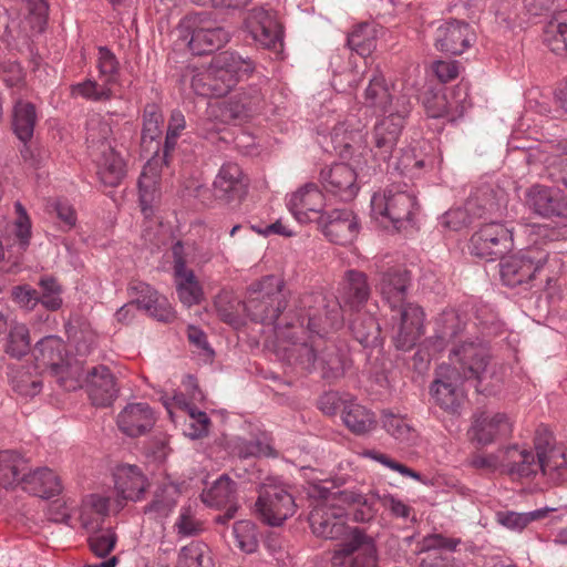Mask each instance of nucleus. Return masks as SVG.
<instances>
[{"instance_id":"1","label":"nucleus","mask_w":567,"mask_h":567,"mask_svg":"<svg viewBox=\"0 0 567 567\" xmlns=\"http://www.w3.org/2000/svg\"><path fill=\"white\" fill-rule=\"evenodd\" d=\"M363 104L388 114L374 126V156L388 161L396 145L405 117L412 110L411 95L402 93L393 101L389 87L381 74L370 79L363 94Z\"/></svg>"},{"instance_id":"2","label":"nucleus","mask_w":567,"mask_h":567,"mask_svg":"<svg viewBox=\"0 0 567 567\" xmlns=\"http://www.w3.org/2000/svg\"><path fill=\"white\" fill-rule=\"evenodd\" d=\"M296 308L300 327L309 332L322 337L330 331L338 330L343 324L342 308L339 300L322 291L306 292L299 296Z\"/></svg>"},{"instance_id":"3","label":"nucleus","mask_w":567,"mask_h":567,"mask_svg":"<svg viewBox=\"0 0 567 567\" xmlns=\"http://www.w3.org/2000/svg\"><path fill=\"white\" fill-rule=\"evenodd\" d=\"M112 128L101 120H91L87 124L86 143L91 156L97 165L101 182L110 187L117 186L125 176V164L114 151L110 141Z\"/></svg>"},{"instance_id":"4","label":"nucleus","mask_w":567,"mask_h":567,"mask_svg":"<svg viewBox=\"0 0 567 567\" xmlns=\"http://www.w3.org/2000/svg\"><path fill=\"white\" fill-rule=\"evenodd\" d=\"M284 287V281L275 276H267L252 284L249 296L243 303L248 316L262 323L276 322L288 305Z\"/></svg>"},{"instance_id":"5","label":"nucleus","mask_w":567,"mask_h":567,"mask_svg":"<svg viewBox=\"0 0 567 567\" xmlns=\"http://www.w3.org/2000/svg\"><path fill=\"white\" fill-rule=\"evenodd\" d=\"M373 216L384 226L395 229L405 227L416 210V198L408 192L386 189L374 194L371 199Z\"/></svg>"},{"instance_id":"6","label":"nucleus","mask_w":567,"mask_h":567,"mask_svg":"<svg viewBox=\"0 0 567 567\" xmlns=\"http://www.w3.org/2000/svg\"><path fill=\"white\" fill-rule=\"evenodd\" d=\"M548 254L529 247L502 259L499 274L504 285L517 287L535 280L547 262Z\"/></svg>"},{"instance_id":"7","label":"nucleus","mask_w":567,"mask_h":567,"mask_svg":"<svg viewBox=\"0 0 567 567\" xmlns=\"http://www.w3.org/2000/svg\"><path fill=\"white\" fill-rule=\"evenodd\" d=\"M457 372L462 380L482 383L493 379L487 350L480 343L465 342L455 346L449 355V363H442Z\"/></svg>"},{"instance_id":"8","label":"nucleus","mask_w":567,"mask_h":567,"mask_svg":"<svg viewBox=\"0 0 567 567\" xmlns=\"http://www.w3.org/2000/svg\"><path fill=\"white\" fill-rule=\"evenodd\" d=\"M189 31V50L194 54H205L220 49L229 41V32L219 25L208 12L189 14L183 23Z\"/></svg>"},{"instance_id":"9","label":"nucleus","mask_w":567,"mask_h":567,"mask_svg":"<svg viewBox=\"0 0 567 567\" xmlns=\"http://www.w3.org/2000/svg\"><path fill=\"white\" fill-rule=\"evenodd\" d=\"M97 80H86L72 86V94L92 101H107L112 99V86L117 83L120 64L114 53L107 48H99Z\"/></svg>"},{"instance_id":"10","label":"nucleus","mask_w":567,"mask_h":567,"mask_svg":"<svg viewBox=\"0 0 567 567\" xmlns=\"http://www.w3.org/2000/svg\"><path fill=\"white\" fill-rule=\"evenodd\" d=\"M391 333L396 349L409 351L424 333V311L414 303L408 302L396 310H391Z\"/></svg>"},{"instance_id":"11","label":"nucleus","mask_w":567,"mask_h":567,"mask_svg":"<svg viewBox=\"0 0 567 567\" xmlns=\"http://www.w3.org/2000/svg\"><path fill=\"white\" fill-rule=\"evenodd\" d=\"M309 523L318 537L337 539L343 536L347 532L346 509L339 501V494H331L318 502L309 515Z\"/></svg>"},{"instance_id":"12","label":"nucleus","mask_w":567,"mask_h":567,"mask_svg":"<svg viewBox=\"0 0 567 567\" xmlns=\"http://www.w3.org/2000/svg\"><path fill=\"white\" fill-rule=\"evenodd\" d=\"M333 567H377V548L373 539L360 529H353L331 557Z\"/></svg>"},{"instance_id":"13","label":"nucleus","mask_w":567,"mask_h":567,"mask_svg":"<svg viewBox=\"0 0 567 567\" xmlns=\"http://www.w3.org/2000/svg\"><path fill=\"white\" fill-rule=\"evenodd\" d=\"M296 504L291 494L282 486L266 484L260 488L256 502V511L269 525H281L288 517L292 516Z\"/></svg>"},{"instance_id":"14","label":"nucleus","mask_w":567,"mask_h":567,"mask_svg":"<svg viewBox=\"0 0 567 567\" xmlns=\"http://www.w3.org/2000/svg\"><path fill=\"white\" fill-rule=\"evenodd\" d=\"M249 179L241 167L234 162L224 163L213 182V198L223 205L241 203L247 194Z\"/></svg>"},{"instance_id":"15","label":"nucleus","mask_w":567,"mask_h":567,"mask_svg":"<svg viewBox=\"0 0 567 567\" xmlns=\"http://www.w3.org/2000/svg\"><path fill=\"white\" fill-rule=\"evenodd\" d=\"M464 382L455 370L441 364L431 385V395L435 404L447 413H458L465 401L462 388Z\"/></svg>"},{"instance_id":"16","label":"nucleus","mask_w":567,"mask_h":567,"mask_svg":"<svg viewBox=\"0 0 567 567\" xmlns=\"http://www.w3.org/2000/svg\"><path fill=\"white\" fill-rule=\"evenodd\" d=\"M513 234L504 225L489 223L473 234L470 244L472 255L481 258L494 259L511 250Z\"/></svg>"},{"instance_id":"17","label":"nucleus","mask_w":567,"mask_h":567,"mask_svg":"<svg viewBox=\"0 0 567 567\" xmlns=\"http://www.w3.org/2000/svg\"><path fill=\"white\" fill-rule=\"evenodd\" d=\"M261 102L260 94L238 93L227 101L209 103L206 109L207 120L216 123H229L236 120H245L250 116Z\"/></svg>"},{"instance_id":"18","label":"nucleus","mask_w":567,"mask_h":567,"mask_svg":"<svg viewBox=\"0 0 567 567\" xmlns=\"http://www.w3.org/2000/svg\"><path fill=\"white\" fill-rule=\"evenodd\" d=\"M410 282V272L396 267L378 271L374 278L375 291L390 310L408 303L405 298Z\"/></svg>"},{"instance_id":"19","label":"nucleus","mask_w":567,"mask_h":567,"mask_svg":"<svg viewBox=\"0 0 567 567\" xmlns=\"http://www.w3.org/2000/svg\"><path fill=\"white\" fill-rule=\"evenodd\" d=\"M525 203L530 210L542 217L567 218V196L558 189L535 184L527 188Z\"/></svg>"},{"instance_id":"20","label":"nucleus","mask_w":567,"mask_h":567,"mask_svg":"<svg viewBox=\"0 0 567 567\" xmlns=\"http://www.w3.org/2000/svg\"><path fill=\"white\" fill-rule=\"evenodd\" d=\"M324 206V195L315 183L301 186L289 199L291 213L298 221L305 224L321 220Z\"/></svg>"},{"instance_id":"21","label":"nucleus","mask_w":567,"mask_h":567,"mask_svg":"<svg viewBox=\"0 0 567 567\" xmlns=\"http://www.w3.org/2000/svg\"><path fill=\"white\" fill-rule=\"evenodd\" d=\"M84 384L90 400L96 406H110L118 395L117 379L106 365L91 368Z\"/></svg>"},{"instance_id":"22","label":"nucleus","mask_w":567,"mask_h":567,"mask_svg":"<svg viewBox=\"0 0 567 567\" xmlns=\"http://www.w3.org/2000/svg\"><path fill=\"white\" fill-rule=\"evenodd\" d=\"M111 498L103 494H89L71 514L64 513L62 520L76 519L86 532H96L110 513Z\"/></svg>"},{"instance_id":"23","label":"nucleus","mask_w":567,"mask_h":567,"mask_svg":"<svg viewBox=\"0 0 567 567\" xmlns=\"http://www.w3.org/2000/svg\"><path fill=\"white\" fill-rule=\"evenodd\" d=\"M358 174L355 169L348 164L338 163L320 173V182L323 188L338 196L341 200H352L358 192Z\"/></svg>"},{"instance_id":"24","label":"nucleus","mask_w":567,"mask_h":567,"mask_svg":"<svg viewBox=\"0 0 567 567\" xmlns=\"http://www.w3.org/2000/svg\"><path fill=\"white\" fill-rule=\"evenodd\" d=\"M245 28L257 43L268 49L281 44V30L275 17L262 8L251 9L245 18Z\"/></svg>"},{"instance_id":"25","label":"nucleus","mask_w":567,"mask_h":567,"mask_svg":"<svg viewBox=\"0 0 567 567\" xmlns=\"http://www.w3.org/2000/svg\"><path fill=\"white\" fill-rule=\"evenodd\" d=\"M513 423L507 414L502 412H483L475 416L471 437L481 445H487L512 433Z\"/></svg>"},{"instance_id":"26","label":"nucleus","mask_w":567,"mask_h":567,"mask_svg":"<svg viewBox=\"0 0 567 567\" xmlns=\"http://www.w3.org/2000/svg\"><path fill=\"white\" fill-rule=\"evenodd\" d=\"M236 499V483L227 475H221L209 488L202 493V501L206 505L216 508H226L225 514L216 517V522L219 524H225L235 516L238 508Z\"/></svg>"},{"instance_id":"27","label":"nucleus","mask_w":567,"mask_h":567,"mask_svg":"<svg viewBox=\"0 0 567 567\" xmlns=\"http://www.w3.org/2000/svg\"><path fill=\"white\" fill-rule=\"evenodd\" d=\"M505 473L513 480L529 481L537 474L543 475L542 458L530 450L517 445L504 449Z\"/></svg>"},{"instance_id":"28","label":"nucleus","mask_w":567,"mask_h":567,"mask_svg":"<svg viewBox=\"0 0 567 567\" xmlns=\"http://www.w3.org/2000/svg\"><path fill=\"white\" fill-rule=\"evenodd\" d=\"M474 40L470 24L451 20L436 29L435 48L450 54H462Z\"/></svg>"},{"instance_id":"29","label":"nucleus","mask_w":567,"mask_h":567,"mask_svg":"<svg viewBox=\"0 0 567 567\" xmlns=\"http://www.w3.org/2000/svg\"><path fill=\"white\" fill-rule=\"evenodd\" d=\"M324 236L338 245H347L353 241L358 234V221L352 212L334 209L318 221Z\"/></svg>"},{"instance_id":"30","label":"nucleus","mask_w":567,"mask_h":567,"mask_svg":"<svg viewBox=\"0 0 567 567\" xmlns=\"http://www.w3.org/2000/svg\"><path fill=\"white\" fill-rule=\"evenodd\" d=\"M208 70L218 84L217 92L225 95L248 71V64L234 53L223 52L214 58Z\"/></svg>"},{"instance_id":"31","label":"nucleus","mask_w":567,"mask_h":567,"mask_svg":"<svg viewBox=\"0 0 567 567\" xmlns=\"http://www.w3.org/2000/svg\"><path fill=\"white\" fill-rule=\"evenodd\" d=\"M114 486L124 501L141 499L148 487V481L137 465L121 464L113 471Z\"/></svg>"},{"instance_id":"32","label":"nucleus","mask_w":567,"mask_h":567,"mask_svg":"<svg viewBox=\"0 0 567 567\" xmlns=\"http://www.w3.org/2000/svg\"><path fill=\"white\" fill-rule=\"evenodd\" d=\"M117 426L127 436H140L155 424L154 411L147 403H128L117 415Z\"/></svg>"},{"instance_id":"33","label":"nucleus","mask_w":567,"mask_h":567,"mask_svg":"<svg viewBox=\"0 0 567 567\" xmlns=\"http://www.w3.org/2000/svg\"><path fill=\"white\" fill-rule=\"evenodd\" d=\"M363 127L364 125L354 117L347 118L333 127L331 142L342 158H351L352 148L360 147Z\"/></svg>"},{"instance_id":"34","label":"nucleus","mask_w":567,"mask_h":567,"mask_svg":"<svg viewBox=\"0 0 567 567\" xmlns=\"http://www.w3.org/2000/svg\"><path fill=\"white\" fill-rule=\"evenodd\" d=\"M28 471V461L20 452L0 450V487L13 489L23 484Z\"/></svg>"},{"instance_id":"35","label":"nucleus","mask_w":567,"mask_h":567,"mask_svg":"<svg viewBox=\"0 0 567 567\" xmlns=\"http://www.w3.org/2000/svg\"><path fill=\"white\" fill-rule=\"evenodd\" d=\"M64 353L65 344L55 336L43 338L37 343L33 352L37 367L48 370L50 374L53 371H59V367L68 360Z\"/></svg>"},{"instance_id":"36","label":"nucleus","mask_w":567,"mask_h":567,"mask_svg":"<svg viewBox=\"0 0 567 567\" xmlns=\"http://www.w3.org/2000/svg\"><path fill=\"white\" fill-rule=\"evenodd\" d=\"M174 274L176 291L181 302L187 307L199 303L203 298V289L194 271L186 267L182 258L175 260Z\"/></svg>"},{"instance_id":"37","label":"nucleus","mask_w":567,"mask_h":567,"mask_svg":"<svg viewBox=\"0 0 567 567\" xmlns=\"http://www.w3.org/2000/svg\"><path fill=\"white\" fill-rule=\"evenodd\" d=\"M22 485L23 489L41 498L52 497L62 489L59 476L50 468L28 471Z\"/></svg>"},{"instance_id":"38","label":"nucleus","mask_w":567,"mask_h":567,"mask_svg":"<svg viewBox=\"0 0 567 567\" xmlns=\"http://www.w3.org/2000/svg\"><path fill=\"white\" fill-rule=\"evenodd\" d=\"M341 419L344 425L357 435L369 433L377 425L373 412L353 400L342 403Z\"/></svg>"},{"instance_id":"39","label":"nucleus","mask_w":567,"mask_h":567,"mask_svg":"<svg viewBox=\"0 0 567 567\" xmlns=\"http://www.w3.org/2000/svg\"><path fill=\"white\" fill-rule=\"evenodd\" d=\"M504 198L496 197V194L491 188H482L471 195L464 207L466 212L474 218H481L485 215H494L499 213L504 207Z\"/></svg>"},{"instance_id":"40","label":"nucleus","mask_w":567,"mask_h":567,"mask_svg":"<svg viewBox=\"0 0 567 567\" xmlns=\"http://www.w3.org/2000/svg\"><path fill=\"white\" fill-rule=\"evenodd\" d=\"M370 297V286L367 276L357 270L347 272V284L343 288L342 300L351 309L363 306Z\"/></svg>"},{"instance_id":"41","label":"nucleus","mask_w":567,"mask_h":567,"mask_svg":"<svg viewBox=\"0 0 567 567\" xmlns=\"http://www.w3.org/2000/svg\"><path fill=\"white\" fill-rule=\"evenodd\" d=\"M37 123L35 106L27 101L19 100L13 107L12 126L20 141L27 143L33 136Z\"/></svg>"},{"instance_id":"42","label":"nucleus","mask_w":567,"mask_h":567,"mask_svg":"<svg viewBox=\"0 0 567 567\" xmlns=\"http://www.w3.org/2000/svg\"><path fill=\"white\" fill-rule=\"evenodd\" d=\"M348 44L357 55L351 58L365 60L377 47V29L371 23H362L358 25L348 38Z\"/></svg>"},{"instance_id":"43","label":"nucleus","mask_w":567,"mask_h":567,"mask_svg":"<svg viewBox=\"0 0 567 567\" xmlns=\"http://www.w3.org/2000/svg\"><path fill=\"white\" fill-rule=\"evenodd\" d=\"M347 367L346 355L334 346L326 347L317 362V368L320 369L322 378L329 381L342 377Z\"/></svg>"},{"instance_id":"44","label":"nucleus","mask_w":567,"mask_h":567,"mask_svg":"<svg viewBox=\"0 0 567 567\" xmlns=\"http://www.w3.org/2000/svg\"><path fill=\"white\" fill-rule=\"evenodd\" d=\"M544 41L554 53L567 55V13H559L547 23Z\"/></svg>"},{"instance_id":"45","label":"nucleus","mask_w":567,"mask_h":567,"mask_svg":"<svg viewBox=\"0 0 567 567\" xmlns=\"http://www.w3.org/2000/svg\"><path fill=\"white\" fill-rule=\"evenodd\" d=\"M339 501L344 504L357 505L358 508L354 512V519L358 522H369L375 514L374 503L379 501L378 493H371L363 495L352 491L338 492Z\"/></svg>"},{"instance_id":"46","label":"nucleus","mask_w":567,"mask_h":567,"mask_svg":"<svg viewBox=\"0 0 567 567\" xmlns=\"http://www.w3.org/2000/svg\"><path fill=\"white\" fill-rule=\"evenodd\" d=\"M543 476L548 477L554 483H560L567 480V446L558 444L553 447L548 455L543 460Z\"/></svg>"},{"instance_id":"47","label":"nucleus","mask_w":567,"mask_h":567,"mask_svg":"<svg viewBox=\"0 0 567 567\" xmlns=\"http://www.w3.org/2000/svg\"><path fill=\"white\" fill-rule=\"evenodd\" d=\"M4 351L13 358H21L30 351V333L24 323L12 320L6 338Z\"/></svg>"},{"instance_id":"48","label":"nucleus","mask_w":567,"mask_h":567,"mask_svg":"<svg viewBox=\"0 0 567 567\" xmlns=\"http://www.w3.org/2000/svg\"><path fill=\"white\" fill-rule=\"evenodd\" d=\"M354 338L364 347L380 344L381 330L378 321L372 316H361L351 323Z\"/></svg>"},{"instance_id":"49","label":"nucleus","mask_w":567,"mask_h":567,"mask_svg":"<svg viewBox=\"0 0 567 567\" xmlns=\"http://www.w3.org/2000/svg\"><path fill=\"white\" fill-rule=\"evenodd\" d=\"M83 368L78 360L68 359L59 367V371H53L51 375L55 378L61 388L66 391H73L82 386Z\"/></svg>"},{"instance_id":"50","label":"nucleus","mask_w":567,"mask_h":567,"mask_svg":"<svg viewBox=\"0 0 567 567\" xmlns=\"http://www.w3.org/2000/svg\"><path fill=\"white\" fill-rule=\"evenodd\" d=\"M23 29L41 33L47 25L49 7L45 0H25Z\"/></svg>"},{"instance_id":"51","label":"nucleus","mask_w":567,"mask_h":567,"mask_svg":"<svg viewBox=\"0 0 567 567\" xmlns=\"http://www.w3.org/2000/svg\"><path fill=\"white\" fill-rule=\"evenodd\" d=\"M382 423L385 431L395 440L408 444L414 442L416 433L404 417L385 412Z\"/></svg>"},{"instance_id":"52","label":"nucleus","mask_w":567,"mask_h":567,"mask_svg":"<svg viewBox=\"0 0 567 567\" xmlns=\"http://www.w3.org/2000/svg\"><path fill=\"white\" fill-rule=\"evenodd\" d=\"M39 303L51 311L60 309L63 301L61 297L62 287L59 282L52 277H45L39 281Z\"/></svg>"},{"instance_id":"53","label":"nucleus","mask_w":567,"mask_h":567,"mask_svg":"<svg viewBox=\"0 0 567 567\" xmlns=\"http://www.w3.org/2000/svg\"><path fill=\"white\" fill-rule=\"evenodd\" d=\"M175 493L173 487H164L157 491L153 501L145 507V514L155 518L166 517L176 505Z\"/></svg>"},{"instance_id":"54","label":"nucleus","mask_w":567,"mask_h":567,"mask_svg":"<svg viewBox=\"0 0 567 567\" xmlns=\"http://www.w3.org/2000/svg\"><path fill=\"white\" fill-rule=\"evenodd\" d=\"M288 351V359L305 370L317 368L318 358L313 349V344L309 346L307 342H298L292 340L291 347L286 349Z\"/></svg>"},{"instance_id":"55","label":"nucleus","mask_w":567,"mask_h":567,"mask_svg":"<svg viewBox=\"0 0 567 567\" xmlns=\"http://www.w3.org/2000/svg\"><path fill=\"white\" fill-rule=\"evenodd\" d=\"M351 68L348 72L339 75H334L333 85L334 87L347 91L349 89H354L358 84L363 80L364 73L367 71V62L365 60H358L350 58L349 61Z\"/></svg>"},{"instance_id":"56","label":"nucleus","mask_w":567,"mask_h":567,"mask_svg":"<svg viewBox=\"0 0 567 567\" xmlns=\"http://www.w3.org/2000/svg\"><path fill=\"white\" fill-rule=\"evenodd\" d=\"M233 533L237 546L246 553H254L258 547L256 526L250 520H239L234 524Z\"/></svg>"},{"instance_id":"57","label":"nucleus","mask_w":567,"mask_h":567,"mask_svg":"<svg viewBox=\"0 0 567 567\" xmlns=\"http://www.w3.org/2000/svg\"><path fill=\"white\" fill-rule=\"evenodd\" d=\"M551 509L540 508L529 513H505L498 514V520L506 527L522 530L530 522L543 519Z\"/></svg>"},{"instance_id":"58","label":"nucleus","mask_w":567,"mask_h":567,"mask_svg":"<svg viewBox=\"0 0 567 567\" xmlns=\"http://www.w3.org/2000/svg\"><path fill=\"white\" fill-rule=\"evenodd\" d=\"M164 123L163 115L155 104L146 105L144 110V123L142 132V141L145 143L155 141L162 134V125Z\"/></svg>"},{"instance_id":"59","label":"nucleus","mask_w":567,"mask_h":567,"mask_svg":"<svg viewBox=\"0 0 567 567\" xmlns=\"http://www.w3.org/2000/svg\"><path fill=\"white\" fill-rule=\"evenodd\" d=\"M92 535L89 537V545L91 550L97 557H106L115 547L117 536L113 529H97L91 532Z\"/></svg>"},{"instance_id":"60","label":"nucleus","mask_w":567,"mask_h":567,"mask_svg":"<svg viewBox=\"0 0 567 567\" xmlns=\"http://www.w3.org/2000/svg\"><path fill=\"white\" fill-rule=\"evenodd\" d=\"M192 89L200 96H223L218 93V84L215 82L208 68L193 75L190 81Z\"/></svg>"},{"instance_id":"61","label":"nucleus","mask_w":567,"mask_h":567,"mask_svg":"<svg viewBox=\"0 0 567 567\" xmlns=\"http://www.w3.org/2000/svg\"><path fill=\"white\" fill-rule=\"evenodd\" d=\"M210 558L200 545L184 547L178 558L179 567H209Z\"/></svg>"},{"instance_id":"62","label":"nucleus","mask_w":567,"mask_h":567,"mask_svg":"<svg viewBox=\"0 0 567 567\" xmlns=\"http://www.w3.org/2000/svg\"><path fill=\"white\" fill-rule=\"evenodd\" d=\"M185 126L186 121L183 113L181 111L172 112L164 144L165 158L168 156L169 152H172L175 148L177 138L181 132L185 128Z\"/></svg>"},{"instance_id":"63","label":"nucleus","mask_w":567,"mask_h":567,"mask_svg":"<svg viewBox=\"0 0 567 567\" xmlns=\"http://www.w3.org/2000/svg\"><path fill=\"white\" fill-rule=\"evenodd\" d=\"M128 291L133 297L132 302L141 309H150L151 301L158 293L148 284L137 280L130 284Z\"/></svg>"},{"instance_id":"64","label":"nucleus","mask_w":567,"mask_h":567,"mask_svg":"<svg viewBox=\"0 0 567 567\" xmlns=\"http://www.w3.org/2000/svg\"><path fill=\"white\" fill-rule=\"evenodd\" d=\"M11 299L20 308L33 310L39 303V291L29 285H18L11 289Z\"/></svg>"}]
</instances>
